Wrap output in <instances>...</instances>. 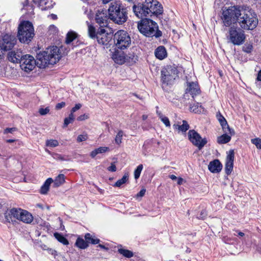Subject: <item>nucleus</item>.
I'll list each match as a JSON object with an SVG mask.
<instances>
[{
	"label": "nucleus",
	"mask_w": 261,
	"mask_h": 261,
	"mask_svg": "<svg viewBox=\"0 0 261 261\" xmlns=\"http://www.w3.org/2000/svg\"><path fill=\"white\" fill-rule=\"evenodd\" d=\"M143 169V165L140 164L134 171V177L136 179H138L140 176L141 171Z\"/></svg>",
	"instance_id": "nucleus-39"
},
{
	"label": "nucleus",
	"mask_w": 261,
	"mask_h": 261,
	"mask_svg": "<svg viewBox=\"0 0 261 261\" xmlns=\"http://www.w3.org/2000/svg\"><path fill=\"white\" fill-rule=\"evenodd\" d=\"M109 150L110 148L108 147H100L92 151L90 153V156L91 158H94L98 154L103 153Z\"/></svg>",
	"instance_id": "nucleus-26"
},
{
	"label": "nucleus",
	"mask_w": 261,
	"mask_h": 261,
	"mask_svg": "<svg viewBox=\"0 0 261 261\" xmlns=\"http://www.w3.org/2000/svg\"><path fill=\"white\" fill-rule=\"evenodd\" d=\"M207 216V213L205 210H203L201 211L200 215L198 217V218L199 219L204 220Z\"/></svg>",
	"instance_id": "nucleus-48"
},
{
	"label": "nucleus",
	"mask_w": 261,
	"mask_h": 261,
	"mask_svg": "<svg viewBox=\"0 0 261 261\" xmlns=\"http://www.w3.org/2000/svg\"><path fill=\"white\" fill-rule=\"evenodd\" d=\"M154 54L156 58L160 60H163L167 56V53L165 47L164 46H159L154 51Z\"/></svg>",
	"instance_id": "nucleus-21"
},
{
	"label": "nucleus",
	"mask_w": 261,
	"mask_h": 261,
	"mask_svg": "<svg viewBox=\"0 0 261 261\" xmlns=\"http://www.w3.org/2000/svg\"><path fill=\"white\" fill-rule=\"evenodd\" d=\"M65 102H61L60 103H58L56 106V109L58 110H60L63 108H64L65 106Z\"/></svg>",
	"instance_id": "nucleus-53"
},
{
	"label": "nucleus",
	"mask_w": 261,
	"mask_h": 261,
	"mask_svg": "<svg viewBox=\"0 0 261 261\" xmlns=\"http://www.w3.org/2000/svg\"><path fill=\"white\" fill-rule=\"evenodd\" d=\"M16 140H15V139H8V140H6V142L7 143H13L14 142H15Z\"/></svg>",
	"instance_id": "nucleus-63"
},
{
	"label": "nucleus",
	"mask_w": 261,
	"mask_h": 261,
	"mask_svg": "<svg viewBox=\"0 0 261 261\" xmlns=\"http://www.w3.org/2000/svg\"><path fill=\"white\" fill-rule=\"evenodd\" d=\"M16 53V57L17 58H18V63H20L21 56H23L21 55V53Z\"/></svg>",
	"instance_id": "nucleus-61"
},
{
	"label": "nucleus",
	"mask_w": 261,
	"mask_h": 261,
	"mask_svg": "<svg viewBox=\"0 0 261 261\" xmlns=\"http://www.w3.org/2000/svg\"><path fill=\"white\" fill-rule=\"evenodd\" d=\"M82 107V105L80 103H77L75 105L74 107L72 108L70 111V113L73 114V113L77 110H79Z\"/></svg>",
	"instance_id": "nucleus-50"
},
{
	"label": "nucleus",
	"mask_w": 261,
	"mask_h": 261,
	"mask_svg": "<svg viewBox=\"0 0 261 261\" xmlns=\"http://www.w3.org/2000/svg\"><path fill=\"white\" fill-rule=\"evenodd\" d=\"M74 120V114L70 113L68 117L64 119L63 127H66L69 124L71 123Z\"/></svg>",
	"instance_id": "nucleus-34"
},
{
	"label": "nucleus",
	"mask_w": 261,
	"mask_h": 261,
	"mask_svg": "<svg viewBox=\"0 0 261 261\" xmlns=\"http://www.w3.org/2000/svg\"><path fill=\"white\" fill-rule=\"evenodd\" d=\"M42 249L43 250H47L49 253H50L51 254L54 255L55 256L57 254H56L57 251L56 250H53L51 249H49V248L47 247V246H43L42 247Z\"/></svg>",
	"instance_id": "nucleus-46"
},
{
	"label": "nucleus",
	"mask_w": 261,
	"mask_h": 261,
	"mask_svg": "<svg viewBox=\"0 0 261 261\" xmlns=\"http://www.w3.org/2000/svg\"><path fill=\"white\" fill-rule=\"evenodd\" d=\"M256 250L261 254V246H256Z\"/></svg>",
	"instance_id": "nucleus-64"
},
{
	"label": "nucleus",
	"mask_w": 261,
	"mask_h": 261,
	"mask_svg": "<svg viewBox=\"0 0 261 261\" xmlns=\"http://www.w3.org/2000/svg\"><path fill=\"white\" fill-rule=\"evenodd\" d=\"M146 192L145 189H142L140 190V191L137 194L136 197H142L144 196L145 193Z\"/></svg>",
	"instance_id": "nucleus-54"
},
{
	"label": "nucleus",
	"mask_w": 261,
	"mask_h": 261,
	"mask_svg": "<svg viewBox=\"0 0 261 261\" xmlns=\"http://www.w3.org/2000/svg\"><path fill=\"white\" fill-rule=\"evenodd\" d=\"M118 252L120 254L123 255L124 256L127 257V258H130V257H132L134 255V253L132 251L127 250V249H122V248L119 249Z\"/></svg>",
	"instance_id": "nucleus-36"
},
{
	"label": "nucleus",
	"mask_w": 261,
	"mask_h": 261,
	"mask_svg": "<svg viewBox=\"0 0 261 261\" xmlns=\"http://www.w3.org/2000/svg\"><path fill=\"white\" fill-rule=\"evenodd\" d=\"M251 142L254 144L258 149H261V139L255 138L251 139Z\"/></svg>",
	"instance_id": "nucleus-42"
},
{
	"label": "nucleus",
	"mask_w": 261,
	"mask_h": 261,
	"mask_svg": "<svg viewBox=\"0 0 261 261\" xmlns=\"http://www.w3.org/2000/svg\"><path fill=\"white\" fill-rule=\"evenodd\" d=\"M189 141L192 144L198 147L199 150H201L207 143L206 138H202L199 134L194 129H190L188 133Z\"/></svg>",
	"instance_id": "nucleus-9"
},
{
	"label": "nucleus",
	"mask_w": 261,
	"mask_h": 261,
	"mask_svg": "<svg viewBox=\"0 0 261 261\" xmlns=\"http://www.w3.org/2000/svg\"><path fill=\"white\" fill-rule=\"evenodd\" d=\"M110 19L108 10L105 8H100L96 13L95 20L101 27L108 25V20Z\"/></svg>",
	"instance_id": "nucleus-13"
},
{
	"label": "nucleus",
	"mask_w": 261,
	"mask_h": 261,
	"mask_svg": "<svg viewBox=\"0 0 261 261\" xmlns=\"http://www.w3.org/2000/svg\"><path fill=\"white\" fill-rule=\"evenodd\" d=\"M221 125L224 133H229L231 136H233L235 134L234 130L229 127L227 121H226V123L225 122L221 124Z\"/></svg>",
	"instance_id": "nucleus-30"
},
{
	"label": "nucleus",
	"mask_w": 261,
	"mask_h": 261,
	"mask_svg": "<svg viewBox=\"0 0 261 261\" xmlns=\"http://www.w3.org/2000/svg\"><path fill=\"white\" fill-rule=\"evenodd\" d=\"M161 121L166 126H170V123L168 117L165 116L164 117L162 118Z\"/></svg>",
	"instance_id": "nucleus-49"
},
{
	"label": "nucleus",
	"mask_w": 261,
	"mask_h": 261,
	"mask_svg": "<svg viewBox=\"0 0 261 261\" xmlns=\"http://www.w3.org/2000/svg\"><path fill=\"white\" fill-rule=\"evenodd\" d=\"M54 158L56 159L57 160H61V161H63L65 160L64 159V158L61 155L59 154H56Z\"/></svg>",
	"instance_id": "nucleus-56"
},
{
	"label": "nucleus",
	"mask_w": 261,
	"mask_h": 261,
	"mask_svg": "<svg viewBox=\"0 0 261 261\" xmlns=\"http://www.w3.org/2000/svg\"><path fill=\"white\" fill-rule=\"evenodd\" d=\"M60 50L56 46L47 48L45 50L37 53L36 60L30 55H23L20 58V66L27 72L33 70L36 65L40 68H45L60 60L62 57Z\"/></svg>",
	"instance_id": "nucleus-2"
},
{
	"label": "nucleus",
	"mask_w": 261,
	"mask_h": 261,
	"mask_svg": "<svg viewBox=\"0 0 261 261\" xmlns=\"http://www.w3.org/2000/svg\"><path fill=\"white\" fill-rule=\"evenodd\" d=\"M17 128L16 127H7L4 129V133L5 134H7L8 133H13L14 132L16 131Z\"/></svg>",
	"instance_id": "nucleus-47"
},
{
	"label": "nucleus",
	"mask_w": 261,
	"mask_h": 261,
	"mask_svg": "<svg viewBox=\"0 0 261 261\" xmlns=\"http://www.w3.org/2000/svg\"><path fill=\"white\" fill-rule=\"evenodd\" d=\"M138 28L140 32L147 37L158 38L162 36L157 23L149 18H144L138 21Z\"/></svg>",
	"instance_id": "nucleus-4"
},
{
	"label": "nucleus",
	"mask_w": 261,
	"mask_h": 261,
	"mask_svg": "<svg viewBox=\"0 0 261 261\" xmlns=\"http://www.w3.org/2000/svg\"><path fill=\"white\" fill-rule=\"evenodd\" d=\"M21 218L20 221L25 223H31L33 220L32 215L27 211L22 210L21 213H20Z\"/></svg>",
	"instance_id": "nucleus-22"
},
{
	"label": "nucleus",
	"mask_w": 261,
	"mask_h": 261,
	"mask_svg": "<svg viewBox=\"0 0 261 261\" xmlns=\"http://www.w3.org/2000/svg\"><path fill=\"white\" fill-rule=\"evenodd\" d=\"M33 2L35 4H37L38 5H41L42 3H44V4H46L45 2H44V0H33Z\"/></svg>",
	"instance_id": "nucleus-57"
},
{
	"label": "nucleus",
	"mask_w": 261,
	"mask_h": 261,
	"mask_svg": "<svg viewBox=\"0 0 261 261\" xmlns=\"http://www.w3.org/2000/svg\"><path fill=\"white\" fill-rule=\"evenodd\" d=\"M123 135V132L122 130H119L115 138V142L117 144H120L121 143Z\"/></svg>",
	"instance_id": "nucleus-41"
},
{
	"label": "nucleus",
	"mask_w": 261,
	"mask_h": 261,
	"mask_svg": "<svg viewBox=\"0 0 261 261\" xmlns=\"http://www.w3.org/2000/svg\"><path fill=\"white\" fill-rule=\"evenodd\" d=\"M163 72L166 74H169L171 75H173L174 77L178 76L179 71L177 70V67L175 65H167L163 69Z\"/></svg>",
	"instance_id": "nucleus-18"
},
{
	"label": "nucleus",
	"mask_w": 261,
	"mask_h": 261,
	"mask_svg": "<svg viewBox=\"0 0 261 261\" xmlns=\"http://www.w3.org/2000/svg\"><path fill=\"white\" fill-rule=\"evenodd\" d=\"M22 211V210L20 208H12L10 210H8L4 214L6 221L14 224L17 222L16 219L20 221L21 218L20 213H21Z\"/></svg>",
	"instance_id": "nucleus-12"
},
{
	"label": "nucleus",
	"mask_w": 261,
	"mask_h": 261,
	"mask_svg": "<svg viewBox=\"0 0 261 261\" xmlns=\"http://www.w3.org/2000/svg\"><path fill=\"white\" fill-rule=\"evenodd\" d=\"M89 118V116L88 115L84 114L83 115H80L77 118V120L78 121H83L85 119H87Z\"/></svg>",
	"instance_id": "nucleus-52"
},
{
	"label": "nucleus",
	"mask_w": 261,
	"mask_h": 261,
	"mask_svg": "<svg viewBox=\"0 0 261 261\" xmlns=\"http://www.w3.org/2000/svg\"><path fill=\"white\" fill-rule=\"evenodd\" d=\"M227 39L234 45L243 44L246 36L244 31L240 28L233 25L229 28Z\"/></svg>",
	"instance_id": "nucleus-7"
},
{
	"label": "nucleus",
	"mask_w": 261,
	"mask_h": 261,
	"mask_svg": "<svg viewBox=\"0 0 261 261\" xmlns=\"http://www.w3.org/2000/svg\"><path fill=\"white\" fill-rule=\"evenodd\" d=\"M161 77L162 83L166 85H172L176 79L173 75L163 72V69L161 71Z\"/></svg>",
	"instance_id": "nucleus-20"
},
{
	"label": "nucleus",
	"mask_w": 261,
	"mask_h": 261,
	"mask_svg": "<svg viewBox=\"0 0 261 261\" xmlns=\"http://www.w3.org/2000/svg\"><path fill=\"white\" fill-rule=\"evenodd\" d=\"M65 175L63 174H60L57 176L55 179L53 180V187L57 188L63 185L65 182Z\"/></svg>",
	"instance_id": "nucleus-25"
},
{
	"label": "nucleus",
	"mask_w": 261,
	"mask_h": 261,
	"mask_svg": "<svg viewBox=\"0 0 261 261\" xmlns=\"http://www.w3.org/2000/svg\"><path fill=\"white\" fill-rule=\"evenodd\" d=\"M223 22L226 27L238 22L241 29L253 30L258 24V19L254 11L246 6H234L223 11Z\"/></svg>",
	"instance_id": "nucleus-1"
},
{
	"label": "nucleus",
	"mask_w": 261,
	"mask_h": 261,
	"mask_svg": "<svg viewBox=\"0 0 261 261\" xmlns=\"http://www.w3.org/2000/svg\"><path fill=\"white\" fill-rule=\"evenodd\" d=\"M257 81L261 82V69L258 71L257 73V76L256 78Z\"/></svg>",
	"instance_id": "nucleus-59"
},
{
	"label": "nucleus",
	"mask_w": 261,
	"mask_h": 261,
	"mask_svg": "<svg viewBox=\"0 0 261 261\" xmlns=\"http://www.w3.org/2000/svg\"><path fill=\"white\" fill-rule=\"evenodd\" d=\"M156 113L159 117V118L162 119V118L164 117L165 116L162 114V113L161 112H159L158 111H156Z\"/></svg>",
	"instance_id": "nucleus-62"
},
{
	"label": "nucleus",
	"mask_w": 261,
	"mask_h": 261,
	"mask_svg": "<svg viewBox=\"0 0 261 261\" xmlns=\"http://www.w3.org/2000/svg\"><path fill=\"white\" fill-rule=\"evenodd\" d=\"M77 34L75 32L73 31L69 32L66 35L65 43L67 44H70L74 39H75L77 38Z\"/></svg>",
	"instance_id": "nucleus-28"
},
{
	"label": "nucleus",
	"mask_w": 261,
	"mask_h": 261,
	"mask_svg": "<svg viewBox=\"0 0 261 261\" xmlns=\"http://www.w3.org/2000/svg\"><path fill=\"white\" fill-rule=\"evenodd\" d=\"M53 182V179L51 178H47L41 186L40 193L42 194H46L49 191L50 185Z\"/></svg>",
	"instance_id": "nucleus-24"
},
{
	"label": "nucleus",
	"mask_w": 261,
	"mask_h": 261,
	"mask_svg": "<svg viewBox=\"0 0 261 261\" xmlns=\"http://www.w3.org/2000/svg\"><path fill=\"white\" fill-rule=\"evenodd\" d=\"M197 108H198L197 106H195V105L190 107L191 110L195 113H197L198 112V111H197V110H196Z\"/></svg>",
	"instance_id": "nucleus-58"
},
{
	"label": "nucleus",
	"mask_w": 261,
	"mask_h": 261,
	"mask_svg": "<svg viewBox=\"0 0 261 261\" xmlns=\"http://www.w3.org/2000/svg\"><path fill=\"white\" fill-rule=\"evenodd\" d=\"M242 50L246 53H250L253 50L252 43H246L243 46Z\"/></svg>",
	"instance_id": "nucleus-38"
},
{
	"label": "nucleus",
	"mask_w": 261,
	"mask_h": 261,
	"mask_svg": "<svg viewBox=\"0 0 261 261\" xmlns=\"http://www.w3.org/2000/svg\"><path fill=\"white\" fill-rule=\"evenodd\" d=\"M148 9V5H145V2L142 4L139 3L137 5H134L133 7L135 15L141 19H144L143 17L150 16Z\"/></svg>",
	"instance_id": "nucleus-14"
},
{
	"label": "nucleus",
	"mask_w": 261,
	"mask_h": 261,
	"mask_svg": "<svg viewBox=\"0 0 261 261\" xmlns=\"http://www.w3.org/2000/svg\"><path fill=\"white\" fill-rule=\"evenodd\" d=\"M128 180V174L125 173L121 179L118 180L115 182L114 186L116 187H120L123 184L126 183Z\"/></svg>",
	"instance_id": "nucleus-31"
},
{
	"label": "nucleus",
	"mask_w": 261,
	"mask_h": 261,
	"mask_svg": "<svg viewBox=\"0 0 261 261\" xmlns=\"http://www.w3.org/2000/svg\"><path fill=\"white\" fill-rule=\"evenodd\" d=\"M208 170L212 173H219L222 168V165L218 159L210 162L208 166Z\"/></svg>",
	"instance_id": "nucleus-17"
},
{
	"label": "nucleus",
	"mask_w": 261,
	"mask_h": 261,
	"mask_svg": "<svg viewBox=\"0 0 261 261\" xmlns=\"http://www.w3.org/2000/svg\"><path fill=\"white\" fill-rule=\"evenodd\" d=\"M88 35L91 39H95L97 38V32L95 28L92 25L88 26Z\"/></svg>",
	"instance_id": "nucleus-35"
},
{
	"label": "nucleus",
	"mask_w": 261,
	"mask_h": 261,
	"mask_svg": "<svg viewBox=\"0 0 261 261\" xmlns=\"http://www.w3.org/2000/svg\"><path fill=\"white\" fill-rule=\"evenodd\" d=\"M200 89L198 85L194 82L189 83L186 89V93H190L192 96L199 93Z\"/></svg>",
	"instance_id": "nucleus-19"
},
{
	"label": "nucleus",
	"mask_w": 261,
	"mask_h": 261,
	"mask_svg": "<svg viewBox=\"0 0 261 261\" xmlns=\"http://www.w3.org/2000/svg\"><path fill=\"white\" fill-rule=\"evenodd\" d=\"M49 112V109L48 107H46L45 109L40 108L39 110V113L41 115H45Z\"/></svg>",
	"instance_id": "nucleus-44"
},
{
	"label": "nucleus",
	"mask_w": 261,
	"mask_h": 261,
	"mask_svg": "<svg viewBox=\"0 0 261 261\" xmlns=\"http://www.w3.org/2000/svg\"><path fill=\"white\" fill-rule=\"evenodd\" d=\"M34 35V29L32 22L29 21H23L19 24L17 37L20 42L28 44Z\"/></svg>",
	"instance_id": "nucleus-5"
},
{
	"label": "nucleus",
	"mask_w": 261,
	"mask_h": 261,
	"mask_svg": "<svg viewBox=\"0 0 261 261\" xmlns=\"http://www.w3.org/2000/svg\"><path fill=\"white\" fill-rule=\"evenodd\" d=\"M113 34L112 33H107L104 29L100 28L97 32V38H96L97 43L104 47L110 48L113 45L114 41Z\"/></svg>",
	"instance_id": "nucleus-8"
},
{
	"label": "nucleus",
	"mask_w": 261,
	"mask_h": 261,
	"mask_svg": "<svg viewBox=\"0 0 261 261\" xmlns=\"http://www.w3.org/2000/svg\"><path fill=\"white\" fill-rule=\"evenodd\" d=\"M241 246H229L228 251L231 254H239L241 251Z\"/></svg>",
	"instance_id": "nucleus-32"
},
{
	"label": "nucleus",
	"mask_w": 261,
	"mask_h": 261,
	"mask_svg": "<svg viewBox=\"0 0 261 261\" xmlns=\"http://www.w3.org/2000/svg\"><path fill=\"white\" fill-rule=\"evenodd\" d=\"M234 158V152L233 149L229 151V153L227 156L226 163L225 165V173L228 175L231 173L233 167V161Z\"/></svg>",
	"instance_id": "nucleus-16"
},
{
	"label": "nucleus",
	"mask_w": 261,
	"mask_h": 261,
	"mask_svg": "<svg viewBox=\"0 0 261 261\" xmlns=\"http://www.w3.org/2000/svg\"><path fill=\"white\" fill-rule=\"evenodd\" d=\"M233 231L234 232V236H239L241 237H244L245 236L244 233L241 232L239 230H234Z\"/></svg>",
	"instance_id": "nucleus-55"
},
{
	"label": "nucleus",
	"mask_w": 261,
	"mask_h": 261,
	"mask_svg": "<svg viewBox=\"0 0 261 261\" xmlns=\"http://www.w3.org/2000/svg\"><path fill=\"white\" fill-rule=\"evenodd\" d=\"M182 122L181 125L174 124L173 127L174 129H177L179 132L185 133L190 128V125L186 120H182Z\"/></svg>",
	"instance_id": "nucleus-23"
},
{
	"label": "nucleus",
	"mask_w": 261,
	"mask_h": 261,
	"mask_svg": "<svg viewBox=\"0 0 261 261\" xmlns=\"http://www.w3.org/2000/svg\"><path fill=\"white\" fill-rule=\"evenodd\" d=\"M116 167L114 163H112L111 166L108 168V170L109 171L115 172L116 171Z\"/></svg>",
	"instance_id": "nucleus-51"
},
{
	"label": "nucleus",
	"mask_w": 261,
	"mask_h": 261,
	"mask_svg": "<svg viewBox=\"0 0 261 261\" xmlns=\"http://www.w3.org/2000/svg\"><path fill=\"white\" fill-rule=\"evenodd\" d=\"M46 145L49 147H54L58 146L59 143L56 140L50 139L46 141Z\"/></svg>",
	"instance_id": "nucleus-40"
},
{
	"label": "nucleus",
	"mask_w": 261,
	"mask_h": 261,
	"mask_svg": "<svg viewBox=\"0 0 261 261\" xmlns=\"http://www.w3.org/2000/svg\"><path fill=\"white\" fill-rule=\"evenodd\" d=\"M17 39L15 36L9 34H5L2 36L0 41V48L4 51L11 50L16 44Z\"/></svg>",
	"instance_id": "nucleus-10"
},
{
	"label": "nucleus",
	"mask_w": 261,
	"mask_h": 261,
	"mask_svg": "<svg viewBox=\"0 0 261 261\" xmlns=\"http://www.w3.org/2000/svg\"><path fill=\"white\" fill-rule=\"evenodd\" d=\"M100 241L99 239L93 236L90 233H87L85 235V240L83 238L79 237L74 244V245H96L100 243Z\"/></svg>",
	"instance_id": "nucleus-15"
},
{
	"label": "nucleus",
	"mask_w": 261,
	"mask_h": 261,
	"mask_svg": "<svg viewBox=\"0 0 261 261\" xmlns=\"http://www.w3.org/2000/svg\"><path fill=\"white\" fill-rule=\"evenodd\" d=\"M177 183L178 185H180L182 184L183 179L182 178L179 177V178H177Z\"/></svg>",
	"instance_id": "nucleus-60"
},
{
	"label": "nucleus",
	"mask_w": 261,
	"mask_h": 261,
	"mask_svg": "<svg viewBox=\"0 0 261 261\" xmlns=\"http://www.w3.org/2000/svg\"><path fill=\"white\" fill-rule=\"evenodd\" d=\"M145 5H148V12L150 16L154 15L158 16L163 13V8L156 0H145Z\"/></svg>",
	"instance_id": "nucleus-11"
},
{
	"label": "nucleus",
	"mask_w": 261,
	"mask_h": 261,
	"mask_svg": "<svg viewBox=\"0 0 261 261\" xmlns=\"http://www.w3.org/2000/svg\"><path fill=\"white\" fill-rule=\"evenodd\" d=\"M113 45L116 48L123 50L128 47L131 44V38L128 33L123 30H120L113 34Z\"/></svg>",
	"instance_id": "nucleus-6"
},
{
	"label": "nucleus",
	"mask_w": 261,
	"mask_h": 261,
	"mask_svg": "<svg viewBox=\"0 0 261 261\" xmlns=\"http://www.w3.org/2000/svg\"><path fill=\"white\" fill-rule=\"evenodd\" d=\"M216 117H217V119H218L220 124L223 123H224V122L226 123V120L223 116V115L221 114V113L220 112H218L217 113Z\"/></svg>",
	"instance_id": "nucleus-43"
},
{
	"label": "nucleus",
	"mask_w": 261,
	"mask_h": 261,
	"mask_svg": "<svg viewBox=\"0 0 261 261\" xmlns=\"http://www.w3.org/2000/svg\"><path fill=\"white\" fill-rule=\"evenodd\" d=\"M124 59L129 62L134 63L138 61V56L134 53H129L124 57Z\"/></svg>",
	"instance_id": "nucleus-33"
},
{
	"label": "nucleus",
	"mask_w": 261,
	"mask_h": 261,
	"mask_svg": "<svg viewBox=\"0 0 261 261\" xmlns=\"http://www.w3.org/2000/svg\"><path fill=\"white\" fill-rule=\"evenodd\" d=\"M231 138V135L229 136L227 134L224 133L217 137V142L219 144H226L230 141Z\"/></svg>",
	"instance_id": "nucleus-27"
},
{
	"label": "nucleus",
	"mask_w": 261,
	"mask_h": 261,
	"mask_svg": "<svg viewBox=\"0 0 261 261\" xmlns=\"http://www.w3.org/2000/svg\"><path fill=\"white\" fill-rule=\"evenodd\" d=\"M16 53L15 51H11L8 54V59L13 63H18V58L16 57Z\"/></svg>",
	"instance_id": "nucleus-37"
},
{
	"label": "nucleus",
	"mask_w": 261,
	"mask_h": 261,
	"mask_svg": "<svg viewBox=\"0 0 261 261\" xmlns=\"http://www.w3.org/2000/svg\"><path fill=\"white\" fill-rule=\"evenodd\" d=\"M55 238L61 243L63 245H68L69 242L66 238L61 233L55 232L54 234Z\"/></svg>",
	"instance_id": "nucleus-29"
},
{
	"label": "nucleus",
	"mask_w": 261,
	"mask_h": 261,
	"mask_svg": "<svg viewBox=\"0 0 261 261\" xmlns=\"http://www.w3.org/2000/svg\"><path fill=\"white\" fill-rule=\"evenodd\" d=\"M87 139H88V136H87V134L80 135L78 136V137L77 138V141L78 142H82V141L87 140Z\"/></svg>",
	"instance_id": "nucleus-45"
},
{
	"label": "nucleus",
	"mask_w": 261,
	"mask_h": 261,
	"mask_svg": "<svg viewBox=\"0 0 261 261\" xmlns=\"http://www.w3.org/2000/svg\"><path fill=\"white\" fill-rule=\"evenodd\" d=\"M108 11L110 19L116 24H122L128 19L127 9L123 6L120 1L112 2Z\"/></svg>",
	"instance_id": "nucleus-3"
}]
</instances>
